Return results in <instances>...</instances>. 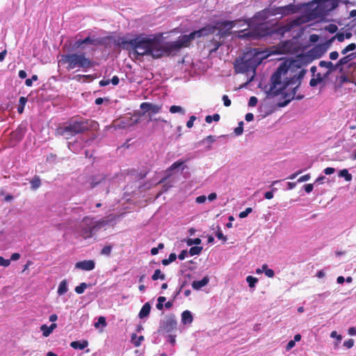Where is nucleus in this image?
<instances>
[{"label": "nucleus", "instance_id": "1", "mask_svg": "<svg viewBox=\"0 0 356 356\" xmlns=\"http://www.w3.org/2000/svg\"><path fill=\"white\" fill-rule=\"evenodd\" d=\"M306 72L307 70L305 69L297 72L285 63H283L272 74L269 89L270 95L277 96L282 94L286 88L291 90L290 92L283 93L284 100L278 103L280 107L286 106L292 99L300 100L304 98L303 95H296V92L301 85Z\"/></svg>", "mask_w": 356, "mask_h": 356}, {"label": "nucleus", "instance_id": "2", "mask_svg": "<svg viewBox=\"0 0 356 356\" xmlns=\"http://www.w3.org/2000/svg\"><path fill=\"white\" fill-rule=\"evenodd\" d=\"M117 44L124 49H131L137 56H151L154 59L160 58L177 52L175 42H163L160 36L137 35L134 38H119Z\"/></svg>", "mask_w": 356, "mask_h": 356}, {"label": "nucleus", "instance_id": "3", "mask_svg": "<svg viewBox=\"0 0 356 356\" xmlns=\"http://www.w3.org/2000/svg\"><path fill=\"white\" fill-rule=\"evenodd\" d=\"M264 52L258 49H251L244 53L240 60H237L234 64V69L237 73H247L252 72L255 74L257 67L261 64L265 58Z\"/></svg>", "mask_w": 356, "mask_h": 356}, {"label": "nucleus", "instance_id": "4", "mask_svg": "<svg viewBox=\"0 0 356 356\" xmlns=\"http://www.w3.org/2000/svg\"><path fill=\"white\" fill-rule=\"evenodd\" d=\"M59 63L67 65L66 69L70 71L76 67L88 69L93 67V62L86 56L85 53H72L60 56Z\"/></svg>", "mask_w": 356, "mask_h": 356}, {"label": "nucleus", "instance_id": "5", "mask_svg": "<svg viewBox=\"0 0 356 356\" xmlns=\"http://www.w3.org/2000/svg\"><path fill=\"white\" fill-rule=\"evenodd\" d=\"M89 129V123L88 120H72L63 127H60L56 129L58 135L64 136L66 139H70L76 134H81Z\"/></svg>", "mask_w": 356, "mask_h": 356}, {"label": "nucleus", "instance_id": "6", "mask_svg": "<svg viewBox=\"0 0 356 356\" xmlns=\"http://www.w3.org/2000/svg\"><path fill=\"white\" fill-rule=\"evenodd\" d=\"M108 224V221L104 219L96 220L91 216H85L80 225V235L84 238H92L102 227Z\"/></svg>", "mask_w": 356, "mask_h": 356}, {"label": "nucleus", "instance_id": "7", "mask_svg": "<svg viewBox=\"0 0 356 356\" xmlns=\"http://www.w3.org/2000/svg\"><path fill=\"white\" fill-rule=\"evenodd\" d=\"M216 29L213 25H207L202 29L194 31L188 35H181L177 40L175 41L177 51H179L182 48L188 47L191 42L196 38H199L202 36H207L214 33Z\"/></svg>", "mask_w": 356, "mask_h": 356}, {"label": "nucleus", "instance_id": "8", "mask_svg": "<svg viewBox=\"0 0 356 356\" xmlns=\"http://www.w3.org/2000/svg\"><path fill=\"white\" fill-rule=\"evenodd\" d=\"M312 4H316L314 8L313 17H321L336 8L338 6V0H316Z\"/></svg>", "mask_w": 356, "mask_h": 356}, {"label": "nucleus", "instance_id": "9", "mask_svg": "<svg viewBox=\"0 0 356 356\" xmlns=\"http://www.w3.org/2000/svg\"><path fill=\"white\" fill-rule=\"evenodd\" d=\"M140 108L144 111L143 115L148 113L149 122L161 120L163 122L167 123V120L159 118H153L152 115L161 113L162 110V104H154L150 102H143L140 105Z\"/></svg>", "mask_w": 356, "mask_h": 356}, {"label": "nucleus", "instance_id": "10", "mask_svg": "<svg viewBox=\"0 0 356 356\" xmlns=\"http://www.w3.org/2000/svg\"><path fill=\"white\" fill-rule=\"evenodd\" d=\"M314 9L309 13L308 15H302L292 21L289 22L288 24L284 25V29L285 31H289L291 29L300 26L303 24L307 23L309 20L316 19V17H313L314 15Z\"/></svg>", "mask_w": 356, "mask_h": 356}, {"label": "nucleus", "instance_id": "11", "mask_svg": "<svg viewBox=\"0 0 356 356\" xmlns=\"http://www.w3.org/2000/svg\"><path fill=\"white\" fill-rule=\"evenodd\" d=\"M235 23L234 21H218L216 22L213 26L216 30H218L219 39L222 36L228 35L230 33L229 31L234 26Z\"/></svg>", "mask_w": 356, "mask_h": 356}, {"label": "nucleus", "instance_id": "12", "mask_svg": "<svg viewBox=\"0 0 356 356\" xmlns=\"http://www.w3.org/2000/svg\"><path fill=\"white\" fill-rule=\"evenodd\" d=\"M177 321L174 316H168L163 321L161 327L166 332H171L177 327Z\"/></svg>", "mask_w": 356, "mask_h": 356}, {"label": "nucleus", "instance_id": "13", "mask_svg": "<svg viewBox=\"0 0 356 356\" xmlns=\"http://www.w3.org/2000/svg\"><path fill=\"white\" fill-rule=\"evenodd\" d=\"M298 8L295 5L291 3L285 6H280L275 8V11L273 13V15H289L290 14H294L297 13Z\"/></svg>", "mask_w": 356, "mask_h": 356}, {"label": "nucleus", "instance_id": "14", "mask_svg": "<svg viewBox=\"0 0 356 356\" xmlns=\"http://www.w3.org/2000/svg\"><path fill=\"white\" fill-rule=\"evenodd\" d=\"M90 44L93 45H101L103 44V40L101 38H91L90 36L83 40H78L75 42L74 47L76 48L80 47L83 44Z\"/></svg>", "mask_w": 356, "mask_h": 356}, {"label": "nucleus", "instance_id": "15", "mask_svg": "<svg viewBox=\"0 0 356 356\" xmlns=\"http://www.w3.org/2000/svg\"><path fill=\"white\" fill-rule=\"evenodd\" d=\"M95 267V263L93 260H83L81 261L76 262L75 268L83 270H92Z\"/></svg>", "mask_w": 356, "mask_h": 356}, {"label": "nucleus", "instance_id": "16", "mask_svg": "<svg viewBox=\"0 0 356 356\" xmlns=\"http://www.w3.org/2000/svg\"><path fill=\"white\" fill-rule=\"evenodd\" d=\"M270 15H273V13H270V10L268 9H264L259 12H257L253 17V19L255 20H259L260 22H262L266 20Z\"/></svg>", "mask_w": 356, "mask_h": 356}, {"label": "nucleus", "instance_id": "17", "mask_svg": "<svg viewBox=\"0 0 356 356\" xmlns=\"http://www.w3.org/2000/svg\"><path fill=\"white\" fill-rule=\"evenodd\" d=\"M209 282L207 276L204 277L201 280L193 281L192 282V287L195 290H200L203 286H206Z\"/></svg>", "mask_w": 356, "mask_h": 356}, {"label": "nucleus", "instance_id": "18", "mask_svg": "<svg viewBox=\"0 0 356 356\" xmlns=\"http://www.w3.org/2000/svg\"><path fill=\"white\" fill-rule=\"evenodd\" d=\"M318 65L321 67H325L329 70L325 75H329L331 72L337 70L336 65H334L331 61L321 60Z\"/></svg>", "mask_w": 356, "mask_h": 356}, {"label": "nucleus", "instance_id": "19", "mask_svg": "<svg viewBox=\"0 0 356 356\" xmlns=\"http://www.w3.org/2000/svg\"><path fill=\"white\" fill-rule=\"evenodd\" d=\"M220 39L218 38V40L216 39V38H213L212 40H211L208 44V47H210V54H212L213 52H216L218 48L220 47V46L221 45V43H220Z\"/></svg>", "mask_w": 356, "mask_h": 356}, {"label": "nucleus", "instance_id": "20", "mask_svg": "<svg viewBox=\"0 0 356 356\" xmlns=\"http://www.w3.org/2000/svg\"><path fill=\"white\" fill-rule=\"evenodd\" d=\"M151 310V305L149 302L145 303V305L142 307L139 314L138 316L140 318H143L145 317H147L149 315Z\"/></svg>", "mask_w": 356, "mask_h": 356}, {"label": "nucleus", "instance_id": "21", "mask_svg": "<svg viewBox=\"0 0 356 356\" xmlns=\"http://www.w3.org/2000/svg\"><path fill=\"white\" fill-rule=\"evenodd\" d=\"M104 179H105V176L101 175L99 177L92 176L89 178V183L91 188H95L97 185L101 183Z\"/></svg>", "mask_w": 356, "mask_h": 356}, {"label": "nucleus", "instance_id": "22", "mask_svg": "<svg viewBox=\"0 0 356 356\" xmlns=\"http://www.w3.org/2000/svg\"><path fill=\"white\" fill-rule=\"evenodd\" d=\"M88 345V343L87 341H72L70 344L71 347H72L74 349H79V350H83L85 348H86Z\"/></svg>", "mask_w": 356, "mask_h": 356}, {"label": "nucleus", "instance_id": "23", "mask_svg": "<svg viewBox=\"0 0 356 356\" xmlns=\"http://www.w3.org/2000/svg\"><path fill=\"white\" fill-rule=\"evenodd\" d=\"M193 316L190 311L186 310L181 314V321L183 323H191L193 321Z\"/></svg>", "mask_w": 356, "mask_h": 356}, {"label": "nucleus", "instance_id": "24", "mask_svg": "<svg viewBox=\"0 0 356 356\" xmlns=\"http://www.w3.org/2000/svg\"><path fill=\"white\" fill-rule=\"evenodd\" d=\"M67 282L66 280H63L59 284L57 293L59 296H62L67 293Z\"/></svg>", "mask_w": 356, "mask_h": 356}, {"label": "nucleus", "instance_id": "25", "mask_svg": "<svg viewBox=\"0 0 356 356\" xmlns=\"http://www.w3.org/2000/svg\"><path fill=\"white\" fill-rule=\"evenodd\" d=\"M132 118H123L120 120V123L119 124V127L122 128H126L128 126H131L132 124H135L138 122V120H136L134 122H131Z\"/></svg>", "mask_w": 356, "mask_h": 356}, {"label": "nucleus", "instance_id": "26", "mask_svg": "<svg viewBox=\"0 0 356 356\" xmlns=\"http://www.w3.org/2000/svg\"><path fill=\"white\" fill-rule=\"evenodd\" d=\"M353 54L346 56L338 60L336 63L337 69L347 64L352 58Z\"/></svg>", "mask_w": 356, "mask_h": 356}, {"label": "nucleus", "instance_id": "27", "mask_svg": "<svg viewBox=\"0 0 356 356\" xmlns=\"http://www.w3.org/2000/svg\"><path fill=\"white\" fill-rule=\"evenodd\" d=\"M323 81V77L322 76L321 73H318V74H316L315 78L311 79V80L309 81V86L311 87H315L318 83H321Z\"/></svg>", "mask_w": 356, "mask_h": 356}, {"label": "nucleus", "instance_id": "28", "mask_svg": "<svg viewBox=\"0 0 356 356\" xmlns=\"http://www.w3.org/2000/svg\"><path fill=\"white\" fill-rule=\"evenodd\" d=\"M131 342L134 343V345L136 347H138L140 346L142 341L144 340V337L141 335L138 337L136 334L133 333L131 334Z\"/></svg>", "mask_w": 356, "mask_h": 356}, {"label": "nucleus", "instance_id": "29", "mask_svg": "<svg viewBox=\"0 0 356 356\" xmlns=\"http://www.w3.org/2000/svg\"><path fill=\"white\" fill-rule=\"evenodd\" d=\"M31 185V188L33 190H36L41 185V181L38 176L35 175L33 177V178L30 181Z\"/></svg>", "mask_w": 356, "mask_h": 356}, {"label": "nucleus", "instance_id": "30", "mask_svg": "<svg viewBox=\"0 0 356 356\" xmlns=\"http://www.w3.org/2000/svg\"><path fill=\"white\" fill-rule=\"evenodd\" d=\"M27 102V98L25 97H21L19 100V105L17 107V112L19 113H22L24 110L25 105Z\"/></svg>", "mask_w": 356, "mask_h": 356}, {"label": "nucleus", "instance_id": "31", "mask_svg": "<svg viewBox=\"0 0 356 356\" xmlns=\"http://www.w3.org/2000/svg\"><path fill=\"white\" fill-rule=\"evenodd\" d=\"M339 176L340 177H343L347 181H350L353 179L352 175L348 172L347 169H343L340 170L339 172Z\"/></svg>", "mask_w": 356, "mask_h": 356}, {"label": "nucleus", "instance_id": "32", "mask_svg": "<svg viewBox=\"0 0 356 356\" xmlns=\"http://www.w3.org/2000/svg\"><path fill=\"white\" fill-rule=\"evenodd\" d=\"M165 276L163 273H161V270L160 269H156L153 275L152 276V279L155 281V280H157L158 279H161L162 280H165Z\"/></svg>", "mask_w": 356, "mask_h": 356}, {"label": "nucleus", "instance_id": "33", "mask_svg": "<svg viewBox=\"0 0 356 356\" xmlns=\"http://www.w3.org/2000/svg\"><path fill=\"white\" fill-rule=\"evenodd\" d=\"M220 115L215 113L213 115H207L205 118V121L207 123H211L212 121L218 122L220 120Z\"/></svg>", "mask_w": 356, "mask_h": 356}, {"label": "nucleus", "instance_id": "34", "mask_svg": "<svg viewBox=\"0 0 356 356\" xmlns=\"http://www.w3.org/2000/svg\"><path fill=\"white\" fill-rule=\"evenodd\" d=\"M202 250V247H200V246H193V247H191L189 250V254L191 255V256H194V255H198L201 253Z\"/></svg>", "mask_w": 356, "mask_h": 356}, {"label": "nucleus", "instance_id": "35", "mask_svg": "<svg viewBox=\"0 0 356 356\" xmlns=\"http://www.w3.org/2000/svg\"><path fill=\"white\" fill-rule=\"evenodd\" d=\"M184 164V161H177L175 163H173L167 170H166V172H172V170L181 167L182 165Z\"/></svg>", "mask_w": 356, "mask_h": 356}, {"label": "nucleus", "instance_id": "36", "mask_svg": "<svg viewBox=\"0 0 356 356\" xmlns=\"http://www.w3.org/2000/svg\"><path fill=\"white\" fill-rule=\"evenodd\" d=\"M246 281L248 283L249 286L250 288H253L255 286V284L257 283L258 279L254 277H252L251 275H249L246 277Z\"/></svg>", "mask_w": 356, "mask_h": 356}, {"label": "nucleus", "instance_id": "37", "mask_svg": "<svg viewBox=\"0 0 356 356\" xmlns=\"http://www.w3.org/2000/svg\"><path fill=\"white\" fill-rule=\"evenodd\" d=\"M88 287V285L85 282H83V283H81L79 286H76L75 287V292L78 294H81L84 292V291L86 290V289Z\"/></svg>", "mask_w": 356, "mask_h": 356}, {"label": "nucleus", "instance_id": "38", "mask_svg": "<svg viewBox=\"0 0 356 356\" xmlns=\"http://www.w3.org/2000/svg\"><path fill=\"white\" fill-rule=\"evenodd\" d=\"M113 246L111 245H105L101 250V254L106 256H110Z\"/></svg>", "mask_w": 356, "mask_h": 356}, {"label": "nucleus", "instance_id": "39", "mask_svg": "<svg viewBox=\"0 0 356 356\" xmlns=\"http://www.w3.org/2000/svg\"><path fill=\"white\" fill-rule=\"evenodd\" d=\"M40 330L42 332V335L45 337H49L50 334L52 332L51 330H50V327L47 325H42L40 327Z\"/></svg>", "mask_w": 356, "mask_h": 356}, {"label": "nucleus", "instance_id": "40", "mask_svg": "<svg viewBox=\"0 0 356 356\" xmlns=\"http://www.w3.org/2000/svg\"><path fill=\"white\" fill-rule=\"evenodd\" d=\"M171 113H184L183 108L180 106L173 105L170 107L169 109Z\"/></svg>", "mask_w": 356, "mask_h": 356}, {"label": "nucleus", "instance_id": "41", "mask_svg": "<svg viewBox=\"0 0 356 356\" xmlns=\"http://www.w3.org/2000/svg\"><path fill=\"white\" fill-rule=\"evenodd\" d=\"M215 140H216V138L213 136H209L206 137L205 138H204L200 143H204L205 142H207L209 144V145L208 146V149H210L211 148V144L214 143Z\"/></svg>", "mask_w": 356, "mask_h": 356}, {"label": "nucleus", "instance_id": "42", "mask_svg": "<svg viewBox=\"0 0 356 356\" xmlns=\"http://www.w3.org/2000/svg\"><path fill=\"white\" fill-rule=\"evenodd\" d=\"M202 242L201 239L199 238H188L187 241H186V243L188 245L191 246L193 244H195V245H199Z\"/></svg>", "mask_w": 356, "mask_h": 356}, {"label": "nucleus", "instance_id": "43", "mask_svg": "<svg viewBox=\"0 0 356 356\" xmlns=\"http://www.w3.org/2000/svg\"><path fill=\"white\" fill-rule=\"evenodd\" d=\"M216 236L219 240H222L223 242H225L227 241V237L223 235L219 226H218V229L216 233Z\"/></svg>", "mask_w": 356, "mask_h": 356}, {"label": "nucleus", "instance_id": "44", "mask_svg": "<svg viewBox=\"0 0 356 356\" xmlns=\"http://www.w3.org/2000/svg\"><path fill=\"white\" fill-rule=\"evenodd\" d=\"M243 122H240L238 123V126L235 128L234 133L236 136H240L243 134Z\"/></svg>", "mask_w": 356, "mask_h": 356}, {"label": "nucleus", "instance_id": "45", "mask_svg": "<svg viewBox=\"0 0 356 356\" xmlns=\"http://www.w3.org/2000/svg\"><path fill=\"white\" fill-rule=\"evenodd\" d=\"M100 324L103 327H106V321L105 317L99 316V318H98V321L97 323H95L94 325H95V327L96 328H97Z\"/></svg>", "mask_w": 356, "mask_h": 356}, {"label": "nucleus", "instance_id": "46", "mask_svg": "<svg viewBox=\"0 0 356 356\" xmlns=\"http://www.w3.org/2000/svg\"><path fill=\"white\" fill-rule=\"evenodd\" d=\"M338 27L337 25L330 24L327 26H326L325 30L327 31L330 33H334L337 32Z\"/></svg>", "mask_w": 356, "mask_h": 356}, {"label": "nucleus", "instance_id": "47", "mask_svg": "<svg viewBox=\"0 0 356 356\" xmlns=\"http://www.w3.org/2000/svg\"><path fill=\"white\" fill-rule=\"evenodd\" d=\"M252 211V209L250 207H248L245 209V211H241L239 213L238 216L241 218H244L248 216L249 213H250Z\"/></svg>", "mask_w": 356, "mask_h": 356}, {"label": "nucleus", "instance_id": "48", "mask_svg": "<svg viewBox=\"0 0 356 356\" xmlns=\"http://www.w3.org/2000/svg\"><path fill=\"white\" fill-rule=\"evenodd\" d=\"M345 35L343 33H337L332 39L331 41L337 39L339 42H343L344 40Z\"/></svg>", "mask_w": 356, "mask_h": 356}, {"label": "nucleus", "instance_id": "49", "mask_svg": "<svg viewBox=\"0 0 356 356\" xmlns=\"http://www.w3.org/2000/svg\"><path fill=\"white\" fill-rule=\"evenodd\" d=\"M10 264V259H6L3 257L0 256V266L7 267Z\"/></svg>", "mask_w": 356, "mask_h": 356}, {"label": "nucleus", "instance_id": "50", "mask_svg": "<svg viewBox=\"0 0 356 356\" xmlns=\"http://www.w3.org/2000/svg\"><path fill=\"white\" fill-rule=\"evenodd\" d=\"M257 102H258L257 98L254 96H252L249 99L248 106H251V107L255 106L257 105Z\"/></svg>", "mask_w": 356, "mask_h": 356}, {"label": "nucleus", "instance_id": "51", "mask_svg": "<svg viewBox=\"0 0 356 356\" xmlns=\"http://www.w3.org/2000/svg\"><path fill=\"white\" fill-rule=\"evenodd\" d=\"M354 340L353 339H350L343 342V346L347 348H351L354 346Z\"/></svg>", "mask_w": 356, "mask_h": 356}, {"label": "nucleus", "instance_id": "52", "mask_svg": "<svg viewBox=\"0 0 356 356\" xmlns=\"http://www.w3.org/2000/svg\"><path fill=\"white\" fill-rule=\"evenodd\" d=\"M225 106L228 107L231 105V100L229 97L226 95H224L222 97Z\"/></svg>", "mask_w": 356, "mask_h": 356}, {"label": "nucleus", "instance_id": "53", "mask_svg": "<svg viewBox=\"0 0 356 356\" xmlns=\"http://www.w3.org/2000/svg\"><path fill=\"white\" fill-rule=\"evenodd\" d=\"M196 120V117L195 115H191L189 118V120L186 122V126L188 128H191L193 126V122Z\"/></svg>", "mask_w": 356, "mask_h": 356}, {"label": "nucleus", "instance_id": "54", "mask_svg": "<svg viewBox=\"0 0 356 356\" xmlns=\"http://www.w3.org/2000/svg\"><path fill=\"white\" fill-rule=\"evenodd\" d=\"M304 188L307 193H309L313 191L314 186L312 184H307L304 186Z\"/></svg>", "mask_w": 356, "mask_h": 356}, {"label": "nucleus", "instance_id": "55", "mask_svg": "<svg viewBox=\"0 0 356 356\" xmlns=\"http://www.w3.org/2000/svg\"><path fill=\"white\" fill-rule=\"evenodd\" d=\"M207 197L205 195H200L196 197L195 202L198 204H202L205 202Z\"/></svg>", "mask_w": 356, "mask_h": 356}, {"label": "nucleus", "instance_id": "56", "mask_svg": "<svg viewBox=\"0 0 356 356\" xmlns=\"http://www.w3.org/2000/svg\"><path fill=\"white\" fill-rule=\"evenodd\" d=\"M265 275L270 278H272L275 275L274 270L270 268L266 269L265 270Z\"/></svg>", "mask_w": 356, "mask_h": 356}, {"label": "nucleus", "instance_id": "57", "mask_svg": "<svg viewBox=\"0 0 356 356\" xmlns=\"http://www.w3.org/2000/svg\"><path fill=\"white\" fill-rule=\"evenodd\" d=\"M309 179H310V175L309 174H307V175H305L301 176L300 177H299L298 179V182L306 181H308Z\"/></svg>", "mask_w": 356, "mask_h": 356}, {"label": "nucleus", "instance_id": "58", "mask_svg": "<svg viewBox=\"0 0 356 356\" xmlns=\"http://www.w3.org/2000/svg\"><path fill=\"white\" fill-rule=\"evenodd\" d=\"M295 344H296L295 341H293V340L289 341L286 346V350H290L291 348H293L295 346Z\"/></svg>", "mask_w": 356, "mask_h": 356}, {"label": "nucleus", "instance_id": "59", "mask_svg": "<svg viewBox=\"0 0 356 356\" xmlns=\"http://www.w3.org/2000/svg\"><path fill=\"white\" fill-rule=\"evenodd\" d=\"M188 254V251L186 250H182L180 254L178 255V258L180 259V260H184L186 255Z\"/></svg>", "mask_w": 356, "mask_h": 356}, {"label": "nucleus", "instance_id": "60", "mask_svg": "<svg viewBox=\"0 0 356 356\" xmlns=\"http://www.w3.org/2000/svg\"><path fill=\"white\" fill-rule=\"evenodd\" d=\"M335 172V169L334 168L328 167L324 170V172L325 175H332Z\"/></svg>", "mask_w": 356, "mask_h": 356}, {"label": "nucleus", "instance_id": "61", "mask_svg": "<svg viewBox=\"0 0 356 356\" xmlns=\"http://www.w3.org/2000/svg\"><path fill=\"white\" fill-rule=\"evenodd\" d=\"M338 57H339V54L337 51H332L330 54V58L331 60H336L338 58Z\"/></svg>", "mask_w": 356, "mask_h": 356}, {"label": "nucleus", "instance_id": "62", "mask_svg": "<svg viewBox=\"0 0 356 356\" xmlns=\"http://www.w3.org/2000/svg\"><path fill=\"white\" fill-rule=\"evenodd\" d=\"M119 81L118 76H113L110 82H111L113 85L117 86L119 83Z\"/></svg>", "mask_w": 356, "mask_h": 356}, {"label": "nucleus", "instance_id": "63", "mask_svg": "<svg viewBox=\"0 0 356 356\" xmlns=\"http://www.w3.org/2000/svg\"><path fill=\"white\" fill-rule=\"evenodd\" d=\"M245 119L248 122H250L254 119V115L252 113H248L245 115Z\"/></svg>", "mask_w": 356, "mask_h": 356}, {"label": "nucleus", "instance_id": "64", "mask_svg": "<svg viewBox=\"0 0 356 356\" xmlns=\"http://www.w3.org/2000/svg\"><path fill=\"white\" fill-rule=\"evenodd\" d=\"M346 47L348 51H354L356 49V44L355 43H350Z\"/></svg>", "mask_w": 356, "mask_h": 356}]
</instances>
